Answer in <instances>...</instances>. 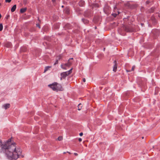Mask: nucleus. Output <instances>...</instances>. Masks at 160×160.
<instances>
[{
	"label": "nucleus",
	"mask_w": 160,
	"mask_h": 160,
	"mask_svg": "<svg viewBox=\"0 0 160 160\" xmlns=\"http://www.w3.org/2000/svg\"><path fill=\"white\" fill-rule=\"evenodd\" d=\"M51 68V66H47V67H46L45 68L44 72H46L49 69V68Z\"/></svg>",
	"instance_id": "obj_13"
},
{
	"label": "nucleus",
	"mask_w": 160,
	"mask_h": 160,
	"mask_svg": "<svg viewBox=\"0 0 160 160\" xmlns=\"http://www.w3.org/2000/svg\"><path fill=\"white\" fill-rule=\"evenodd\" d=\"M78 4H79V6L81 7L83 6L85 4L84 1L82 0L80 1L79 2Z\"/></svg>",
	"instance_id": "obj_8"
},
{
	"label": "nucleus",
	"mask_w": 160,
	"mask_h": 160,
	"mask_svg": "<svg viewBox=\"0 0 160 160\" xmlns=\"http://www.w3.org/2000/svg\"><path fill=\"white\" fill-rule=\"evenodd\" d=\"M65 12L67 14H68L69 12V9L68 8H66L65 10Z\"/></svg>",
	"instance_id": "obj_15"
},
{
	"label": "nucleus",
	"mask_w": 160,
	"mask_h": 160,
	"mask_svg": "<svg viewBox=\"0 0 160 160\" xmlns=\"http://www.w3.org/2000/svg\"><path fill=\"white\" fill-rule=\"evenodd\" d=\"M150 2L148 1H147L146 2V4H149V3Z\"/></svg>",
	"instance_id": "obj_30"
},
{
	"label": "nucleus",
	"mask_w": 160,
	"mask_h": 160,
	"mask_svg": "<svg viewBox=\"0 0 160 160\" xmlns=\"http://www.w3.org/2000/svg\"><path fill=\"white\" fill-rule=\"evenodd\" d=\"M154 8H151V9L150 10L149 12L150 13L154 11Z\"/></svg>",
	"instance_id": "obj_20"
},
{
	"label": "nucleus",
	"mask_w": 160,
	"mask_h": 160,
	"mask_svg": "<svg viewBox=\"0 0 160 160\" xmlns=\"http://www.w3.org/2000/svg\"><path fill=\"white\" fill-rule=\"evenodd\" d=\"M70 27L71 25L69 24H67L65 26V27L66 28L70 29Z\"/></svg>",
	"instance_id": "obj_12"
},
{
	"label": "nucleus",
	"mask_w": 160,
	"mask_h": 160,
	"mask_svg": "<svg viewBox=\"0 0 160 160\" xmlns=\"http://www.w3.org/2000/svg\"><path fill=\"white\" fill-rule=\"evenodd\" d=\"M62 7H63V6H62Z\"/></svg>",
	"instance_id": "obj_38"
},
{
	"label": "nucleus",
	"mask_w": 160,
	"mask_h": 160,
	"mask_svg": "<svg viewBox=\"0 0 160 160\" xmlns=\"http://www.w3.org/2000/svg\"><path fill=\"white\" fill-rule=\"evenodd\" d=\"M27 10V8H22L20 9V12L22 13H23L25 12Z\"/></svg>",
	"instance_id": "obj_10"
},
{
	"label": "nucleus",
	"mask_w": 160,
	"mask_h": 160,
	"mask_svg": "<svg viewBox=\"0 0 160 160\" xmlns=\"http://www.w3.org/2000/svg\"><path fill=\"white\" fill-rule=\"evenodd\" d=\"M67 152L69 154H71L70 152Z\"/></svg>",
	"instance_id": "obj_35"
},
{
	"label": "nucleus",
	"mask_w": 160,
	"mask_h": 160,
	"mask_svg": "<svg viewBox=\"0 0 160 160\" xmlns=\"http://www.w3.org/2000/svg\"><path fill=\"white\" fill-rule=\"evenodd\" d=\"M72 62L70 61V60H68L67 63L61 64V67L63 69L66 70L67 69V67H69L72 64Z\"/></svg>",
	"instance_id": "obj_4"
},
{
	"label": "nucleus",
	"mask_w": 160,
	"mask_h": 160,
	"mask_svg": "<svg viewBox=\"0 0 160 160\" xmlns=\"http://www.w3.org/2000/svg\"><path fill=\"white\" fill-rule=\"evenodd\" d=\"M119 13V12H118V13H113L112 14V15L114 17H116V16Z\"/></svg>",
	"instance_id": "obj_16"
},
{
	"label": "nucleus",
	"mask_w": 160,
	"mask_h": 160,
	"mask_svg": "<svg viewBox=\"0 0 160 160\" xmlns=\"http://www.w3.org/2000/svg\"><path fill=\"white\" fill-rule=\"evenodd\" d=\"M142 139H143V138H144V137H142Z\"/></svg>",
	"instance_id": "obj_37"
},
{
	"label": "nucleus",
	"mask_w": 160,
	"mask_h": 160,
	"mask_svg": "<svg viewBox=\"0 0 160 160\" xmlns=\"http://www.w3.org/2000/svg\"><path fill=\"white\" fill-rule=\"evenodd\" d=\"M57 59H58V60H60L62 58V56L61 55H60L58 56L57 57Z\"/></svg>",
	"instance_id": "obj_21"
},
{
	"label": "nucleus",
	"mask_w": 160,
	"mask_h": 160,
	"mask_svg": "<svg viewBox=\"0 0 160 160\" xmlns=\"http://www.w3.org/2000/svg\"><path fill=\"white\" fill-rule=\"evenodd\" d=\"M52 1L54 3L55 2V0H52Z\"/></svg>",
	"instance_id": "obj_33"
},
{
	"label": "nucleus",
	"mask_w": 160,
	"mask_h": 160,
	"mask_svg": "<svg viewBox=\"0 0 160 160\" xmlns=\"http://www.w3.org/2000/svg\"><path fill=\"white\" fill-rule=\"evenodd\" d=\"M82 80H83V81L84 82H85V81H86V80H85V78H83L82 79Z\"/></svg>",
	"instance_id": "obj_31"
},
{
	"label": "nucleus",
	"mask_w": 160,
	"mask_h": 160,
	"mask_svg": "<svg viewBox=\"0 0 160 160\" xmlns=\"http://www.w3.org/2000/svg\"><path fill=\"white\" fill-rule=\"evenodd\" d=\"M51 88L53 91H61L62 90L61 86L57 82H54L48 86Z\"/></svg>",
	"instance_id": "obj_2"
},
{
	"label": "nucleus",
	"mask_w": 160,
	"mask_h": 160,
	"mask_svg": "<svg viewBox=\"0 0 160 160\" xmlns=\"http://www.w3.org/2000/svg\"><path fill=\"white\" fill-rule=\"evenodd\" d=\"M124 28L125 30L127 32H132L133 30L132 28H131L128 26H125Z\"/></svg>",
	"instance_id": "obj_5"
},
{
	"label": "nucleus",
	"mask_w": 160,
	"mask_h": 160,
	"mask_svg": "<svg viewBox=\"0 0 160 160\" xmlns=\"http://www.w3.org/2000/svg\"><path fill=\"white\" fill-rule=\"evenodd\" d=\"M135 68V66H133L132 67L131 71H133Z\"/></svg>",
	"instance_id": "obj_24"
},
{
	"label": "nucleus",
	"mask_w": 160,
	"mask_h": 160,
	"mask_svg": "<svg viewBox=\"0 0 160 160\" xmlns=\"http://www.w3.org/2000/svg\"><path fill=\"white\" fill-rule=\"evenodd\" d=\"M62 137L61 136H59L58 138V140L59 141H61V140H62Z\"/></svg>",
	"instance_id": "obj_22"
},
{
	"label": "nucleus",
	"mask_w": 160,
	"mask_h": 160,
	"mask_svg": "<svg viewBox=\"0 0 160 160\" xmlns=\"http://www.w3.org/2000/svg\"><path fill=\"white\" fill-rule=\"evenodd\" d=\"M73 59V58H70L69 60H70V61H71V60H72Z\"/></svg>",
	"instance_id": "obj_34"
},
{
	"label": "nucleus",
	"mask_w": 160,
	"mask_h": 160,
	"mask_svg": "<svg viewBox=\"0 0 160 160\" xmlns=\"http://www.w3.org/2000/svg\"><path fill=\"white\" fill-rule=\"evenodd\" d=\"M10 15H8L7 16L6 18L7 19H8V18H9Z\"/></svg>",
	"instance_id": "obj_27"
},
{
	"label": "nucleus",
	"mask_w": 160,
	"mask_h": 160,
	"mask_svg": "<svg viewBox=\"0 0 160 160\" xmlns=\"http://www.w3.org/2000/svg\"><path fill=\"white\" fill-rule=\"evenodd\" d=\"M36 26L37 27H38L39 28H40V26L39 24H37Z\"/></svg>",
	"instance_id": "obj_26"
},
{
	"label": "nucleus",
	"mask_w": 160,
	"mask_h": 160,
	"mask_svg": "<svg viewBox=\"0 0 160 160\" xmlns=\"http://www.w3.org/2000/svg\"><path fill=\"white\" fill-rule=\"evenodd\" d=\"M115 8H116V7H114V9H115Z\"/></svg>",
	"instance_id": "obj_39"
},
{
	"label": "nucleus",
	"mask_w": 160,
	"mask_h": 160,
	"mask_svg": "<svg viewBox=\"0 0 160 160\" xmlns=\"http://www.w3.org/2000/svg\"><path fill=\"white\" fill-rule=\"evenodd\" d=\"M3 29V25L2 23L0 24V31H2Z\"/></svg>",
	"instance_id": "obj_19"
},
{
	"label": "nucleus",
	"mask_w": 160,
	"mask_h": 160,
	"mask_svg": "<svg viewBox=\"0 0 160 160\" xmlns=\"http://www.w3.org/2000/svg\"><path fill=\"white\" fill-rule=\"evenodd\" d=\"M2 17V16L1 14H0V19Z\"/></svg>",
	"instance_id": "obj_36"
},
{
	"label": "nucleus",
	"mask_w": 160,
	"mask_h": 160,
	"mask_svg": "<svg viewBox=\"0 0 160 160\" xmlns=\"http://www.w3.org/2000/svg\"><path fill=\"white\" fill-rule=\"evenodd\" d=\"M58 59H56V61L54 63V65H55L56 64H58Z\"/></svg>",
	"instance_id": "obj_23"
},
{
	"label": "nucleus",
	"mask_w": 160,
	"mask_h": 160,
	"mask_svg": "<svg viewBox=\"0 0 160 160\" xmlns=\"http://www.w3.org/2000/svg\"><path fill=\"white\" fill-rule=\"evenodd\" d=\"M16 8V5H14L12 7V8L11 9V11L12 12H14Z\"/></svg>",
	"instance_id": "obj_9"
},
{
	"label": "nucleus",
	"mask_w": 160,
	"mask_h": 160,
	"mask_svg": "<svg viewBox=\"0 0 160 160\" xmlns=\"http://www.w3.org/2000/svg\"><path fill=\"white\" fill-rule=\"evenodd\" d=\"M83 134V133L82 132H81L79 134V135L81 136H82Z\"/></svg>",
	"instance_id": "obj_28"
},
{
	"label": "nucleus",
	"mask_w": 160,
	"mask_h": 160,
	"mask_svg": "<svg viewBox=\"0 0 160 160\" xmlns=\"http://www.w3.org/2000/svg\"><path fill=\"white\" fill-rule=\"evenodd\" d=\"M11 0H5V2H6L9 3L11 2Z\"/></svg>",
	"instance_id": "obj_25"
},
{
	"label": "nucleus",
	"mask_w": 160,
	"mask_h": 160,
	"mask_svg": "<svg viewBox=\"0 0 160 160\" xmlns=\"http://www.w3.org/2000/svg\"><path fill=\"white\" fill-rule=\"evenodd\" d=\"M0 145L1 152L4 153L9 159L16 160L21 154V149L16 148L15 143H12L11 139L3 144L1 142Z\"/></svg>",
	"instance_id": "obj_1"
},
{
	"label": "nucleus",
	"mask_w": 160,
	"mask_h": 160,
	"mask_svg": "<svg viewBox=\"0 0 160 160\" xmlns=\"http://www.w3.org/2000/svg\"><path fill=\"white\" fill-rule=\"evenodd\" d=\"M54 28L55 29H57V28H59V25L58 24H56V25H54Z\"/></svg>",
	"instance_id": "obj_18"
},
{
	"label": "nucleus",
	"mask_w": 160,
	"mask_h": 160,
	"mask_svg": "<svg viewBox=\"0 0 160 160\" xmlns=\"http://www.w3.org/2000/svg\"><path fill=\"white\" fill-rule=\"evenodd\" d=\"M82 104H81V103H80L79 104H78V109L79 110H81V108L82 107Z\"/></svg>",
	"instance_id": "obj_14"
},
{
	"label": "nucleus",
	"mask_w": 160,
	"mask_h": 160,
	"mask_svg": "<svg viewBox=\"0 0 160 160\" xmlns=\"http://www.w3.org/2000/svg\"><path fill=\"white\" fill-rule=\"evenodd\" d=\"M63 153L64 154V153H65L66 152H64Z\"/></svg>",
	"instance_id": "obj_40"
},
{
	"label": "nucleus",
	"mask_w": 160,
	"mask_h": 160,
	"mask_svg": "<svg viewBox=\"0 0 160 160\" xmlns=\"http://www.w3.org/2000/svg\"><path fill=\"white\" fill-rule=\"evenodd\" d=\"M89 11H86L85 12L84 15L86 17H88L89 16Z\"/></svg>",
	"instance_id": "obj_11"
},
{
	"label": "nucleus",
	"mask_w": 160,
	"mask_h": 160,
	"mask_svg": "<svg viewBox=\"0 0 160 160\" xmlns=\"http://www.w3.org/2000/svg\"><path fill=\"white\" fill-rule=\"evenodd\" d=\"M82 141V139L81 138H79L78 139V141L80 142H81Z\"/></svg>",
	"instance_id": "obj_29"
},
{
	"label": "nucleus",
	"mask_w": 160,
	"mask_h": 160,
	"mask_svg": "<svg viewBox=\"0 0 160 160\" xmlns=\"http://www.w3.org/2000/svg\"><path fill=\"white\" fill-rule=\"evenodd\" d=\"M113 63H114V65L113 67V71L114 72H116L117 71V61L116 60L114 61Z\"/></svg>",
	"instance_id": "obj_6"
},
{
	"label": "nucleus",
	"mask_w": 160,
	"mask_h": 160,
	"mask_svg": "<svg viewBox=\"0 0 160 160\" xmlns=\"http://www.w3.org/2000/svg\"><path fill=\"white\" fill-rule=\"evenodd\" d=\"M74 155L75 156H78V154L77 153H74Z\"/></svg>",
	"instance_id": "obj_32"
},
{
	"label": "nucleus",
	"mask_w": 160,
	"mask_h": 160,
	"mask_svg": "<svg viewBox=\"0 0 160 160\" xmlns=\"http://www.w3.org/2000/svg\"><path fill=\"white\" fill-rule=\"evenodd\" d=\"M82 20L85 24L87 23L88 22L87 20L85 19H82Z\"/></svg>",
	"instance_id": "obj_17"
},
{
	"label": "nucleus",
	"mask_w": 160,
	"mask_h": 160,
	"mask_svg": "<svg viewBox=\"0 0 160 160\" xmlns=\"http://www.w3.org/2000/svg\"><path fill=\"white\" fill-rule=\"evenodd\" d=\"M10 107V104L9 103L5 104L3 105V107L6 110L9 108Z\"/></svg>",
	"instance_id": "obj_7"
},
{
	"label": "nucleus",
	"mask_w": 160,
	"mask_h": 160,
	"mask_svg": "<svg viewBox=\"0 0 160 160\" xmlns=\"http://www.w3.org/2000/svg\"><path fill=\"white\" fill-rule=\"evenodd\" d=\"M72 68L68 71L61 73V80H62V78H65L67 76L71 74L72 72Z\"/></svg>",
	"instance_id": "obj_3"
}]
</instances>
